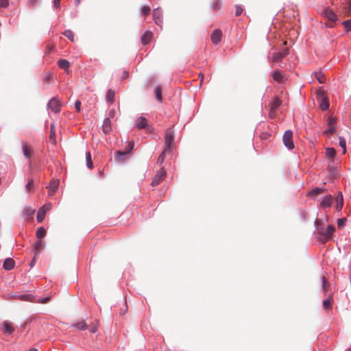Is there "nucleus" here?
I'll return each instance as SVG.
<instances>
[{"mask_svg":"<svg viewBox=\"0 0 351 351\" xmlns=\"http://www.w3.org/2000/svg\"><path fill=\"white\" fill-rule=\"evenodd\" d=\"M128 152L125 150L117 151L115 153V158L117 162H123L125 160L124 156H125Z\"/></svg>","mask_w":351,"mask_h":351,"instance_id":"obj_25","label":"nucleus"},{"mask_svg":"<svg viewBox=\"0 0 351 351\" xmlns=\"http://www.w3.org/2000/svg\"><path fill=\"white\" fill-rule=\"evenodd\" d=\"M80 106H81V102L80 101L77 100L75 102V108H76V110L77 111L80 110Z\"/></svg>","mask_w":351,"mask_h":351,"instance_id":"obj_55","label":"nucleus"},{"mask_svg":"<svg viewBox=\"0 0 351 351\" xmlns=\"http://www.w3.org/2000/svg\"><path fill=\"white\" fill-rule=\"evenodd\" d=\"M332 300L328 298L323 301V308L324 309H330L332 308Z\"/></svg>","mask_w":351,"mask_h":351,"instance_id":"obj_36","label":"nucleus"},{"mask_svg":"<svg viewBox=\"0 0 351 351\" xmlns=\"http://www.w3.org/2000/svg\"><path fill=\"white\" fill-rule=\"evenodd\" d=\"M44 247V243L42 241L38 240L34 245V248L37 251H40Z\"/></svg>","mask_w":351,"mask_h":351,"instance_id":"obj_42","label":"nucleus"},{"mask_svg":"<svg viewBox=\"0 0 351 351\" xmlns=\"http://www.w3.org/2000/svg\"><path fill=\"white\" fill-rule=\"evenodd\" d=\"M23 153L25 158H30L32 156L33 149L26 143H22Z\"/></svg>","mask_w":351,"mask_h":351,"instance_id":"obj_16","label":"nucleus"},{"mask_svg":"<svg viewBox=\"0 0 351 351\" xmlns=\"http://www.w3.org/2000/svg\"><path fill=\"white\" fill-rule=\"evenodd\" d=\"M8 5V0H0V7L7 8Z\"/></svg>","mask_w":351,"mask_h":351,"instance_id":"obj_52","label":"nucleus"},{"mask_svg":"<svg viewBox=\"0 0 351 351\" xmlns=\"http://www.w3.org/2000/svg\"><path fill=\"white\" fill-rule=\"evenodd\" d=\"M348 351H351V348H350V349H348Z\"/></svg>","mask_w":351,"mask_h":351,"instance_id":"obj_62","label":"nucleus"},{"mask_svg":"<svg viewBox=\"0 0 351 351\" xmlns=\"http://www.w3.org/2000/svg\"><path fill=\"white\" fill-rule=\"evenodd\" d=\"M343 205V199L341 193H339L337 197L336 210H341Z\"/></svg>","mask_w":351,"mask_h":351,"instance_id":"obj_27","label":"nucleus"},{"mask_svg":"<svg viewBox=\"0 0 351 351\" xmlns=\"http://www.w3.org/2000/svg\"><path fill=\"white\" fill-rule=\"evenodd\" d=\"M167 176V172L164 167H161L153 178L152 185L155 186L158 185Z\"/></svg>","mask_w":351,"mask_h":351,"instance_id":"obj_5","label":"nucleus"},{"mask_svg":"<svg viewBox=\"0 0 351 351\" xmlns=\"http://www.w3.org/2000/svg\"><path fill=\"white\" fill-rule=\"evenodd\" d=\"M235 15L236 16H239L241 14V13L243 12V8L239 6V5H236L235 6Z\"/></svg>","mask_w":351,"mask_h":351,"instance_id":"obj_51","label":"nucleus"},{"mask_svg":"<svg viewBox=\"0 0 351 351\" xmlns=\"http://www.w3.org/2000/svg\"><path fill=\"white\" fill-rule=\"evenodd\" d=\"M86 165L89 169H92L93 167V162L91 160V155L90 152L86 153Z\"/></svg>","mask_w":351,"mask_h":351,"instance_id":"obj_38","label":"nucleus"},{"mask_svg":"<svg viewBox=\"0 0 351 351\" xmlns=\"http://www.w3.org/2000/svg\"><path fill=\"white\" fill-rule=\"evenodd\" d=\"M318 230L320 231L321 236L319 240H320L322 243H326L330 239L333 232L335 230V228L334 226L330 225L327 227L325 231H323L322 229L319 228H318Z\"/></svg>","mask_w":351,"mask_h":351,"instance_id":"obj_2","label":"nucleus"},{"mask_svg":"<svg viewBox=\"0 0 351 351\" xmlns=\"http://www.w3.org/2000/svg\"><path fill=\"white\" fill-rule=\"evenodd\" d=\"M342 24L346 31L351 30V19L343 21Z\"/></svg>","mask_w":351,"mask_h":351,"instance_id":"obj_44","label":"nucleus"},{"mask_svg":"<svg viewBox=\"0 0 351 351\" xmlns=\"http://www.w3.org/2000/svg\"><path fill=\"white\" fill-rule=\"evenodd\" d=\"M325 191L326 189L324 188H315L308 193V195L314 197L322 193L325 192Z\"/></svg>","mask_w":351,"mask_h":351,"instance_id":"obj_31","label":"nucleus"},{"mask_svg":"<svg viewBox=\"0 0 351 351\" xmlns=\"http://www.w3.org/2000/svg\"><path fill=\"white\" fill-rule=\"evenodd\" d=\"M58 65L60 68L62 69L68 70L70 66V63L68 60L65 59H61L58 61Z\"/></svg>","mask_w":351,"mask_h":351,"instance_id":"obj_26","label":"nucleus"},{"mask_svg":"<svg viewBox=\"0 0 351 351\" xmlns=\"http://www.w3.org/2000/svg\"><path fill=\"white\" fill-rule=\"evenodd\" d=\"M273 79L279 84H285L286 82V77L284 73L280 71H274L271 73Z\"/></svg>","mask_w":351,"mask_h":351,"instance_id":"obj_10","label":"nucleus"},{"mask_svg":"<svg viewBox=\"0 0 351 351\" xmlns=\"http://www.w3.org/2000/svg\"><path fill=\"white\" fill-rule=\"evenodd\" d=\"M106 99L110 103H112L114 99V92L112 90H108L106 94Z\"/></svg>","mask_w":351,"mask_h":351,"instance_id":"obj_34","label":"nucleus"},{"mask_svg":"<svg viewBox=\"0 0 351 351\" xmlns=\"http://www.w3.org/2000/svg\"><path fill=\"white\" fill-rule=\"evenodd\" d=\"M51 208V204H45L38 211L37 220L39 222H42L44 220L46 212L49 210Z\"/></svg>","mask_w":351,"mask_h":351,"instance_id":"obj_9","label":"nucleus"},{"mask_svg":"<svg viewBox=\"0 0 351 351\" xmlns=\"http://www.w3.org/2000/svg\"><path fill=\"white\" fill-rule=\"evenodd\" d=\"M73 326L80 330H86L88 328V326L84 322V321L80 322L74 324Z\"/></svg>","mask_w":351,"mask_h":351,"instance_id":"obj_32","label":"nucleus"},{"mask_svg":"<svg viewBox=\"0 0 351 351\" xmlns=\"http://www.w3.org/2000/svg\"><path fill=\"white\" fill-rule=\"evenodd\" d=\"M336 155V151L334 148L332 147H328L326 149V156L328 158H333Z\"/></svg>","mask_w":351,"mask_h":351,"instance_id":"obj_33","label":"nucleus"},{"mask_svg":"<svg viewBox=\"0 0 351 351\" xmlns=\"http://www.w3.org/2000/svg\"><path fill=\"white\" fill-rule=\"evenodd\" d=\"M29 351H38V350L36 348H32L29 350Z\"/></svg>","mask_w":351,"mask_h":351,"instance_id":"obj_61","label":"nucleus"},{"mask_svg":"<svg viewBox=\"0 0 351 351\" xmlns=\"http://www.w3.org/2000/svg\"><path fill=\"white\" fill-rule=\"evenodd\" d=\"M346 218H341V219H339L338 220V222H337V227L338 228H341L342 227H343L346 224Z\"/></svg>","mask_w":351,"mask_h":351,"instance_id":"obj_48","label":"nucleus"},{"mask_svg":"<svg viewBox=\"0 0 351 351\" xmlns=\"http://www.w3.org/2000/svg\"><path fill=\"white\" fill-rule=\"evenodd\" d=\"M102 130L106 134H108L111 130V121L109 118H106L104 121Z\"/></svg>","mask_w":351,"mask_h":351,"instance_id":"obj_22","label":"nucleus"},{"mask_svg":"<svg viewBox=\"0 0 351 351\" xmlns=\"http://www.w3.org/2000/svg\"><path fill=\"white\" fill-rule=\"evenodd\" d=\"M323 14L330 21L335 22L337 19V16L328 8L324 10Z\"/></svg>","mask_w":351,"mask_h":351,"instance_id":"obj_14","label":"nucleus"},{"mask_svg":"<svg viewBox=\"0 0 351 351\" xmlns=\"http://www.w3.org/2000/svg\"><path fill=\"white\" fill-rule=\"evenodd\" d=\"M199 78H200V82H201V83H202V82H203V80H204V75H203L202 73H200L199 74Z\"/></svg>","mask_w":351,"mask_h":351,"instance_id":"obj_57","label":"nucleus"},{"mask_svg":"<svg viewBox=\"0 0 351 351\" xmlns=\"http://www.w3.org/2000/svg\"><path fill=\"white\" fill-rule=\"evenodd\" d=\"M51 77V74H49L45 80H49Z\"/></svg>","mask_w":351,"mask_h":351,"instance_id":"obj_60","label":"nucleus"},{"mask_svg":"<svg viewBox=\"0 0 351 351\" xmlns=\"http://www.w3.org/2000/svg\"><path fill=\"white\" fill-rule=\"evenodd\" d=\"M46 234V230L40 227L36 231V237L38 239H40L41 238L44 237Z\"/></svg>","mask_w":351,"mask_h":351,"instance_id":"obj_37","label":"nucleus"},{"mask_svg":"<svg viewBox=\"0 0 351 351\" xmlns=\"http://www.w3.org/2000/svg\"><path fill=\"white\" fill-rule=\"evenodd\" d=\"M222 32L221 29H216L211 34L210 38L212 43L215 45H217L221 40Z\"/></svg>","mask_w":351,"mask_h":351,"instance_id":"obj_12","label":"nucleus"},{"mask_svg":"<svg viewBox=\"0 0 351 351\" xmlns=\"http://www.w3.org/2000/svg\"><path fill=\"white\" fill-rule=\"evenodd\" d=\"M288 54V49H285L281 52L274 53L272 56V62L276 63L281 61Z\"/></svg>","mask_w":351,"mask_h":351,"instance_id":"obj_11","label":"nucleus"},{"mask_svg":"<svg viewBox=\"0 0 351 351\" xmlns=\"http://www.w3.org/2000/svg\"><path fill=\"white\" fill-rule=\"evenodd\" d=\"M63 34L68 38L71 41H74V34L71 30H66L64 32Z\"/></svg>","mask_w":351,"mask_h":351,"instance_id":"obj_40","label":"nucleus"},{"mask_svg":"<svg viewBox=\"0 0 351 351\" xmlns=\"http://www.w3.org/2000/svg\"><path fill=\"white\" fill-rule=\"evenodd\" d=\"M169 151L167 150V149H164V150L162 151V152L160 154V155L159 156V157L158 158V160H157V162H156V164L158 165V166H161L164 162V160L165 158V155L167 152H169Z\"/></svg>","mask_w":351,"mask_h":351,"instance_id":"obj_29","label":"nucleus"},{"mask_svg":"<svg viewBox=\"0 0 351 351\" xmlns=\"http://www.w3.org/2000/svg\"><path fill=\"white\" fill-rule=\"evenodd\" d=\"M342 14L345 16L351 15V1H348L346 5H343L342 8Z\"/></svg>","mask_w":351,"mask_h":351,"instance_id":"obj_23","label":"nucleus"},{"mask_svg":"<svg viewBox=\"0 0 351 351\" xmlns=\"http://www.w3.org/2000/svg\"><path fill=\"white\" fill-rule=\"evenodd\" d=\"M29 1H30V2H31L33 5L36 4V3L37 2V0H29Z\"/></svg>","mask_w":351,"mask_h":351,"instance_id":"obj_59","label":"nucleus"},{"mask_svg":"<svg viewBox=\"0 0 351 351\" xmlns=\"http://www.w3.org/2000/svg\"><path fill=\"white\" fill-rule=\"evenodd\" d=\"M174 139V134L173 131H171L170 129H167L165 132V149H167V150L170 151L171 143H173Z\"/></svg>","mask_w":351,"mask_h":351,"instance_id":"obj_7","label":"nucleus"},{"mask_svg":"<svg viewBox=\"0 0 351 351\" xmlns=\"http://www.w3.org/2000/svg\"><path fill=\"white\" fill-rule=\"evenodd\" d=\"M15 263L12 258H8L3 262V268L5 270H11L14 267Z\"/></svg>","mask_w":351,"mask_h":351,"instance_id":"obj_19","label":"nucleus"},{"mask_svg":"<svg viewBox=\"0 0 351 351\" xmlns=\"http://www.w3.org/2000/svg\"><path fill=\"white\" fill-rule=\"evenodd\" d=\"M49 140L51 141L52 143L56 144V130L55 125L53 123H51L50 125Z\"/></svg>","mask_w":351,"mask_h":351,"instance_id":"obj_28","label":"nucleus"},{"mask_svg":"<svg viewBox=\"0 0 351 351\" xmlns=\"http://www.w3.org/2000/svg\"><path fill=\"white\" fill-rule=\"evenodd\" d=\"M109 114H110V116L111 117H114V110H112L110 111Z\"/></svg>","mask_w":351,"mask_h":351,"instance_id":"obj_58","label":"nucleus"},{"mask_svg":"<svg viewBox=\"0 0 351 351\" xmlns=\"http://www.w3.org/2000/svg\"><path fill=\"white\" fill-rule=\"evenodd\" d=\"M162 10L159 8L154 9L153 11V18L155 23L160 27H162Z\"/></svg>","mask_w":351,"mask_h":351,"instance_id":"obj_13","label":"nucleus"},{"mask_svg":"<svg viewBox=\"0 0 351 351\" xmlns=\"http://www.w3.org/2000/svg\"><path fill=\"white\" fill-rule=\"evenodd\" d=\"M221 8V3L219 0H215L213 2V9L214 10H218Z\"/></svg>","mask_w":351,"mask_h":351,"instance_id":"obj_47","label":"nucleus"},{"mask_svg":"<svg viewBox=\"0 0 351 351\" xmlns=\"http://www.w3.org/2000/svg\"><path fill=\"white\" fill-rule=\"evenodd\" d=\"M74 1H75V5L76 6H78V5L80 4V3H81V1H82V0H74Z\"/></svg>","mask_w":351,"mask_h":351,"instance_id":"obj_56","label":"nucleus"},{"mask_svg":"<svg viewBox=\"0 0 351 351\" xmlns=\"http://www.w3.org/2000/svg\"><path fill=\"white\" fill-rule=\"evenodd\" d=\"M317 98L320 101V108L326 110L329 108V102L326 95L322 88H319L317 91Z\"/></svg>","mask_w":351,"mask_h":351,"instance_id":"obj_1","label":"nucleus"},{"mask_svg":"<svg viewBox=\"0 0 351 351\" xmlns=\"http://www.w3.org/2000/svg\"><path fill=\"white\" fill-rule=\"evenodd\" d=\"M154 92H155V95H156V98L160 101L161 102L162 100V89L160 86H157L155 90H154Z\"/></svg>","mask_w":351,"mask_h":351,"instance_id":"obj_35","label":"nucleus"},{"mask_svg":"<svg viewBox=\"0 0 351 351\" xmlns=\"http://www.w3.org/2000/svg\"><path fill=\"white\" fill-rule=\"evenodd\" d=\"M48 107L51 111L57 113L60 110L61 104L59 100L53 97L49 100L48 103Z\"/></svg>","mask_w":351,"mask_h":351,"instance_id":"obj_8","label":"nucleus"},{"mask_svg":"<svg viewBox=\"0 0 351 351\" xmlns=\"http://www.w3.org/2000/svg\"><path fill=\"white\" fill-rule=\"evenodd\" d=\"M61 0H53V6L56 8H60Z\"/></svg>","mask_w":351,"mask_h":351,"instance_id":"obj_54","label":"nucleus"},{"mask_svg":"<svg viewBox=\"0 0 351 351\" xmlns=\"http://www.w3.org/2000/svg\"><path fill=\"white\" fill-rule=\"evenodd\" d=\"M98 328V322L93 323L90 326H88L90 331L92 333H95L97 332Z\"/></svg>","mask_w":351,"mask_h":351,"instance_id":"obj_46","label":"nucleus"},{"mask_svg":"<svg viewBox=\"0 0 351 351\" xmlns=\"http://www.w3.org/2000/svg\"><path fill=\"white\" fill-rule=\"evenodd\" d=\"M34 213V210L29 206L25 208L23 212V215L26 216L27 217H30L32 215H33Z\"/></svg>","mask_w":351,"mask_h":351,"instance_id":"obj_39","label":"nucleus"},{"mask_svg":"<svg viewBox=\"0 0 351 351\" xmlns=\"http://www.w3.org/2000/svg\"><path fill=\"white\" fill-rule=\"evenodd\" d=\"M34 188V180L30 179L28 180L27 184L25 186V189L27 191H31Z\"/></svg>","mask_w":351,"mask_h":351,"instance_id":"obj_45","label":"nucleus"},{"mask_svg":"<svg viewBox=\"0 0 351 351\" xmlns=\"http://www.w3.org/2000/svg\"><path fill=\"white\" fill-rule=\"evenodd\" d=\"M13 298L15 299H19L22 301H29L32 302L34 296L31 294H23V295H13Z\"/></svg>","mask_w":351,"mask_h":351,"instance_id":"obj_24","label":"nucleus"},{"mask_svg":"<svg viewBox=\"0 0 351 351\" xmlns=\"http://www.w3.org/2000/svg\"><path fill=\"white\" fill-rule=\"evenodd\" d=\"M50 297H46V298H44L43 299H41L40 300L38 301V302L39 303H42V304H46L47 302H48L49 300H50Z\"/></svg>","mask_w":351,"mask_h":351,"instance_id":"obj_53","label":"nucleus"},{"mask_svg":"<svg viewBox=\"0 0 351 351\" xmlns=\"http://www.w3.org/2000/svg\"><path fill=\"white\" fill-rule=\"evenodd\" d=\"M3 330L4 334L10 335L14 331V327L8 321H5L3 323Z\"/></svg>","mask_w":351,"mask_h":351,"instance_id":"obj_18","label":"nucleus"},{"mask_svg":"<svg viewBox=\"0 0 351 351\" xmlns=\"http://www.w3.org/2000/svg\"><path fill=\"white\" fill-rule=\"evenodd\" d=\"M336 119L332 117H328L327 120L328 129L324 132V134L326 136L332 135L336 131Z\"/></svg>","mask_w":351,"mask_h":351,"instance_id":"obj_6","label":"nucleus"},{"mask_svg":"<svg viewBox=\"0 0 351 351\" xmlns=\"http://www.w3.org/2000/svg\"><path fill=\"white\" fill-rule=\"evenodd\" d=\"M282 101L278 97H276L274 100L269 104V117L270 119H274L276 116L277 110L281 106Z\"/></svg>","mask_w":351,"mask_h":351,"instance_id":"obj_3","label":"nucleus"},{"mask_svg":"<svg viewBox=\"0 0 351 351\" xmlns=\"http://www.w3.org/2000/svg\"><path fill=\"white\" fill-rule=\"evenodd\" d=\"M332 197L331 195L326 196L320 203L322 208H329L332 204Z\"/></svg>","mask_w":351,"mask_h":351,"instance_id":"obj_21","label":"nucleus"},{"mask_svg":"<svg viewBox=\"0 0 351 351\" xmlns=\"http://www.w3.org/2000/svg\"><path fill=\"white\" fill-rule=\"evenodd\" d=\"M135 126L138 129L145 128L147 126V119L143 117H140L136 120Z\"/></svg>","mask_w":351,"mask_h":351,"instance_id":"obj_20","label":"nucleus"},{"mask_svg":"<svg viewBox=\"0 0 351 351\" xmlns=\"http://www.w3.org/2000/svg\"><path fill=\"white\" fill-rule=\"evenodd\" d=\"M322 288L324 290L325 293H326L330 285H329L328 282L327 281L325 276L322 277Z\"/></svg>","mask_w":351,"mask_h":351,"instance_id":"obj_41","label":"nucleus"},{"mask_svg":"<svg viewBox=\"0 0 351 351\" xmlns=\"http://www.w3.org/2000/svg\"><path fill=\"white\" fill-rule=\"evenodd\" d=\"M153 37V34L150 31L145 32L141 36V40L143 45H145L149 44Z\"/></svg>","mask_w":351,"mask_h":351,"instance_id":"obj_17","label":"nucleus"},{"mask_svg":"<svg viewBox=\"0 0 351 351\" xmlns=\"http://www.w3.org/2000/svg\"><path fill=\"white\" fill-rule=\"evenodd\" d=\"M59 186V180L58 179H52L49 185V195L52 196L57 191Z\"/></svg>","mask_w":351,"mask_h":351,"instance_id":"obj_15","label":"nucleus"},{"mask_svg":"<svg viewBox=\"0 0 351 351\" xmlns=\"http://www.w3.org/2000/svg\"><path fill=\"white\" fill-rule=\"evenodd\" d=\"M339 145L343 149V152H346V143L343 138L339 137Z\"/></svg>","mask_w":351,"mask_h":351,"instance_id":"obj_50","label":"nucleus"},{"mask_svg":"<svg viewBox=\"0 0 351 351\" xmlns=\"http://www.w3.org/2000/svg\"><path fill=\"white\" fill-rule=\"evenodd\" d=\"M151 8L149 5H145L141 9V12L143 15L147 16L149 14Z\"/></svg>","mask_w":351,"mask_h":351,"instance_id":"obj_43","label":"nucleus"},{"mask_svg":"<svg viewBox=\"0 0 351 351\" xmlns=\"http://www.w3.org/2000/svg\"><path fill=\"white\" fill-rule=\"evenodd\" d=\"M293 132L291 130H287L283 134L282 141L285 146H286L289 149H292L294 148V143L293 142Z\"/></svg>","mask_w":351,"mask_h":351,"instance_id":"obj_4","label":"nucleus"},{"mask_svg":"<svg viewBox=\"0 0 351 351\" xmlns=\"http://www.w3.org/2000/svg\"><path fill=\"white\" fill-rule=\"evenodd\" d=\"M134 142L131 141V142H129L127 145V147H125V151L128 152V154H129L134 148Z\"/></svg>","mask_w":351,"mask_h":351,"instance_id":"obj_49","label":"nucleus"},{"mask_svg":"<svg viewBox=\"0 0 351 351\" xmlns=\"http://www.w3.org/2000/svg\"><path fill=\"white\" fill-rule=\"evenodd\" d=\"M315 77L318 80L320 84L325 83L326 77L324 73L321 71H317L314 73Z\"/></svg>","mask_w":351,"mask_h":351,"instance_id":"obj_30","label":"nucleus"}]
</instances>
